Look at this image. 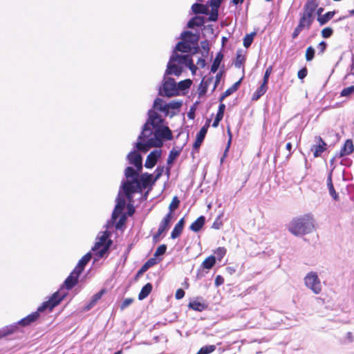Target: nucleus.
<instances>
[{
    "instance_id": "obj_1",
    "label": "nucleus",
    "mask_w": 354,
    "mask_h": 354,
    "mask_svg": "<svg viewBox=\"0 0 354 354\" xmlns=\"http://www.w3.org/2000/svg\"><path fill=\"white\" fill-rule=\"evenodd\" d=\"M167 105V103L161 98L154 100L153 109L148 111V119L143 126L142 133H171L164 120L155 111L157 110L165 114Z\"/></svg>"
},
{
    "instance_id": "obj_2",
    "label": "nucleus",
    "mask_w": 354,
    "mask_h": 354,
    "mask_svg": "<svg viewBox=\"0 0 354 354\" xmlns=\"http://www.w3.org/2000/svg\"><path fill=\"white\" fill-rule=\"evenodd\" d=\"M183 66L188 67L192 73L194 75L196 71V67L189 55H181L173 52L167 64L165 75H175L179 76L183 71Z\"/></svg>"
},
{
    "instance_id": "obj_3",
    "label": "nucleus",
    "mask_w": 354,
    "mask_h": 354,
    "mask_svg": "<svg viewBox=\"0 0 354 354\" xmlns=\"http://www.w3.org/2000/svg\"><path fill=\"white\" fill-rule=\"evenodd\" d=\"M64 297V295H60L58 292H55L49 300L44 302L39 307H38L36 312H34L25 318L21 319L19 322V324L22 326H28L30 324L38 319L39 313L43 312L47 309H48L50 311L52 310L53 308H55L60 303Z\"/></svg>"
},
{
    "instance_id": "obj_4",
    "label": "nucleus",
    "mask_w": 354,
    "mask_h": 354,
    "mask_svg": "<svg viewBox=\"0 0 354 354\" xmlns=\"http://www.w3.org/2000/svg\"><path fill=\"white\" fill-rule=\"evenodd\" d=\"M151 136L152 134H149ZM153 137L147 138L145 134L138 137L136 148L144 153L151 147H160L163 144V139L168 140L173 139V134H153Z\"/></svg>"
},
{
    "instance_id": "obj_5",
    "label": "nucleus",
    "mask_w": 354,
    "mask_h": 354,
    "mask_svg": "<svg viewBox=\"0 0 354 354\" xmlns=\"http://www.w3.org/2000/svg\"><path fill=\"white\" fill-rule=\"evenodd\" d=\"M289 231L295 235H302L311 232L314 229V221L309 215L293 220L289 225Z\"/></svg>"
},
{
    "instance_id": "obj_6",
    "label": "nucleus",
    "mask_w": 354,
    "mask_h": 354,
    "mask_svg": "<svg viewBox=\"0 0 354 354\" xmlns=\"http://www.w3.org/2000/svg\"><path fill=\"white\" fill-rule=\"evenodd\" d=\"M127 180L122 184L124 194L129 197L140 187L139 174L131 167H128L124 172Z\"/></svg>"
},
{
    "instance_id": "obj_7",
    "label": "nucleus",
    "mask_w": 354,
    "mask_h": 354,
    "mask_svg": "<svg viewBox=\"0 0 354 354\" xmlns=\"http://www.w3.org/2000/svg\"><path fill=\"white\" fill-rule=\"evenodd\" d=\"M109 234L107 232H102L100 236H97V241L92 248V251L97 256L95 260H98L100 258L104 257L105 253L108 251L111 241L108 240Z\"/></svg>"
},
{
    "instance_id": "obj_8",
    "label": "nucleus",
    "mask_w": 354,
    "mask_h": 354,
    "mask_svg": "<svg viewBox=\"0 0 354 354\" xmlns=\"http://www.w3.org/2000/svg\"><path fill=\"white\" fill-rule=\"evenodd\" d=\"M304 284L316 295L322 292V287L318 274L315 272H308L304 279Z\"/></svg>"
},
{
    "instance_id": "obj_9",
    "label": "nucleus",
    "mask_w": 354,
    "mask_h": 354,
    "mask_svg": "<svg viewBox=\"0 0 354 354\" xmlns=\"http://www.w3.org/2000/svg\"><path fill=\"white\" fill-rule=\"evenodd\" d=\"M159 94L167 97L177 95L178 88L175 80L170 77H165L162 86L159 89Z\"/></svg>"
},
{
    "instance_id": "obj_10",
    "label": "nucleus",
    "mask_w": 354,
    "mask_h": 354,
    "mask_svg": "<svg viewBox=\"0 0 354 354\" xmlns=\"http://www.w3.org/2000/svg\"><path fill=\"white\" fill-rule=\"evenodd\" d=\"M127 159L130 164L133 165L136 167V171L139 174L142 169V159L141 155L133 151L128 154Z\"/></svg>"
},
{
    "instance_id": "obj_11",
    "label": "nucleus",
    "mask_w": 354,
    "mask_h": 354,
    "mask_svg": "<svg viewBox=\"0 0 354 354\" xmlns=\"http://www.w3.org/2000/svg\"><path fill=\"white\" fill-rule=\"evenodd\" d=\"M183 104V102L180 100H172L167 103L165 111V115L173 117L180 111V108Z\"/></svg>"
},
{
    "instance_id": "obj_12",
    "label": "nucleus",
    "mask_w": 354,
    "mask_h": 354,
    "mask_svg": "<svg viewBox=\"0 0 354 354\" xmlns=\"http://www.w3.org/2000/svg\"><path fill=\"white\" fill-rule=\"evenodd\" d=\"M125 206V200L124 197L121 195V193L119 192L118 196L117 198V203L115 205V209L112 213V218L113 220H116L119 215L121 214L122 210L124 209Z\"/></svg>"
},
{
    "instance_id": "obj_13",
    "label": "nucleus",
    "mask_w": 354,
    "mask_h": 354,
    "mask_svg": "<svg viewBox=\"0 0 354 354\" xmlns=\"http://www.w3.org/2000/svg\"><path fill=\"white\" fill-rule=\"evenodd\" d=\"M161 151L154 150L151 151L147 156L145 166L147 168H152L157 162L158 158L160 156Z\"/></svg>"
},
{
    "instance_id": "obj_14",
    "label": "nucleus",
    "mask_w": 354,
    "mask_h": 354,
    "mask_svg": "<svg viewBox=\"0 0 354 354\" xmlns=\"http://www.w3.org/2000/svg\"><path fill=\"white\" fill-rule=\"evenodd\" d=\"M81 273H79L75 269L70 274V275L64 281V285L68 290L71 289L77 282L79 276Z\"/></svg>"
},
{
    "instance_id": "obj_15",
    "label": "nucleus",
    "mask_w": 354,
    "mask_h": 354,
    "mask_svg": "<svg viewBox=\"0 0 354 354\" xmlns=\"http://www.w3.org/2000/svg\"><path fill=\"white\" fill-rule=\"evenodd\" d=\"M326 144L320 138L318 139V142L316 145H314L311 147V151L313 152L315 157H319L326 150Z\"/></svg>"
},
{
    "instance_id": "obj_16",
    "label": "nucleus",
    "mask_w": 354,
    "mask_h": 354,
    "mask_svg": "<svg viewBox=\"0 0 354 354\" xmlns=\"http://www.w3.org/2000/svg\"><path fill=\"white\" fill-rule=\"evenodd\" d=\"M354 151V145L353 143V141L350 139H348L344 144L343 147H342L339 157H343L345 156H348L351 154Z\"/></svg>"
},
{
    "instance_id": "obj_17",
    "label": "nucleus",
    "mask_w": 354,
    "mask_h": 354,
    "mask_svg": "<svg viewBox=\"0 0 354 354\" xmlns=\"http://www.w3.org/2000/svg\"><path fill=\"white\" fill-rule=\"evenodd\" d=\"M182 39L187 44H195L198 41V36L190 31H185L181 34Z\"/></svg>"
},
{
    "instance_id": "obj_18",
    "label": "nucleus",
    "mask_w": 354,
    "mask_h": 354,
    "mask_svg": "<svg viewBox=\"0 0 354 354\" xmlns=\"http://www.w3.org/2000/svg\"><path fill=\"white\" fill-rule=\"evenodd\" d=\"M172 219V214L171 212L168 213L163 220L161 221L159 225V234H162L165 231H166L169 227L170 222Z\"/></svg>"
},
{
    "instance_id": "obj_19",
    "label": "nucleus",
    "mask_w": 354,
    "mask_h": 354,
    "mask_svg": "<svg viewBox=\"0 0 354 354\" xmlns=\"http://www.w3.org/2000/svg\"><path fill=\"white\" fill-rule=\"evenodd\" d=\"M91 252L85 254L78 262L77 266L75 268V270L79 272V273H82L83 270L84 269L85 266L88 263V262L91 259Z\"/></svg>"
},
{
    "instance_id": "obj_20",
    "label": "nucleus",
    "mask_w": 354,
    "mask_h": 354,
    "mask_svg": "<svg viewBox=\"0 0 354 354\" xmlns=\"http://www.w3.org/2000/svg\"><path fill=\"white\" fill-rule=\"evenodd\" d=\"M205 218L203 216H199L192 224L190 225V230L194 232H198L204 225Z\"/></svg>"
},
{
    "instance_id": "obj_21",
    "label": "nucleus",
    "mask_w": 354,
    "mask_h": 354,
    "mask_svg": "<svg viewBox=\"0 0 354 354\" xmlns=\"http://www.w3.org/2000/svg\"><path fill=\"white\" fill-rule=\"evenodd\" d=\"M191 45L187 44L185 41H180L176 46V48L174 52L177 53V51L183 52V53H189L191 51Z\"/></svg>"
},
{
    "instance_id": "obj_22",
    "label": "nucleus",
    "mask_w": 354,
    "mask_h": 354,
    "mask_svg": "<svg viewBox=\"0 0 354 354\" xmlns=\"http://www.w3.org/2000/svg\"><path fill=\"white\" fill-rule=\"evenodd\" d=\"M312 23V15L304 12L302 17L300 19L299 26L302 28L306 27L308 28Z\"/></svg>"
},
{
    "instance_id": "obj_23",
    "label": "nucleus",
    "mask_w": 354,
    "mask_h": 354,
    "mask_svg": "<svg viewBox=\"0 0 354 354\" xmlns=\"http://www.w3.org/2000/svg\"><path fill=\"white\" fill-rule=\"evenodd\" d=\"M188 306L189 308L198 312H201L207 308V306L204 303L196 300L190 301Z\"/></svg>"
},
{
    "instance_id": "obj_24",
    "label": "nucleus",
    "mask_w": 354,
    "mask_h": 354,
    "mask_svg": "<svg viewBox=\"0 0 354 354\" xmlns=\"http://www.w3.org/2000/svg\"><path fill=\"white\" fill-rule=\"evenodd\" d=\"M17 329V324L7 326L0 330V339L15 333Z\"/></svg>"
},
{
    "instance_id": "obj_25",
    "label": "nucleus",
    "mask_w": 354,
    "mask_h": 354,
    "mask_svg": "<svg viewBox=\"0 0 354 354\" xmlns=\"http://www.w3.org/2000/svg\"><path fill=\"white\" fill-rule=\"evenodd\" d=\"M317 7V0H307L306 4L305 5L304 12L313 15V13L315 12Z\"/></svg>"
},
{
    "instance_id": "obj_26",
    "label": "nucleus",
    "mask_w": 354,
    "mask_h": 354,
    "mask_svg": "<svg viewBox=\"0 0 354 354\" xmlns=\"http://www.w3.org/2000/svg\"><path fill=\"white\" fill-rule=\"evenodd\" d=\"M152 290V285L150 283H147L145 286H144L138 295V299L142 300L145 299L151 292Z\"/></svg>"
},
{
    "instance_id": "obj_27",
    "label": "nucleus",
    "mask_w": 354,
    "mask_h": 354,
    "mask_svg": "<svg viewBox=\"0 0 354 354\" xmlns=\"http://www.w3.org/2000/svg\"><path fill=\"white\" fill-rule=\"evenodd\" d=\"M212 82V78H207V79H203L202 82H201L199 87H198V94L200 96L203 95L207 89L208 86L209 84Z\"/></svg>"
},
{
    "instance_id": "obj_28",
    "label": "nucleus",
    "mask_w": 354,
    "mask_h": 354,
    "mask_svg": "<svg viewBox=\"0 0 354 354\" xmlns=\"http://www.w3.org/2000/svg\"><path fill=\"white\" fill-rule=\"evenodd\" d=\"M327 186L330 196L333 198L334 200L337 201L338 199V194L336 193L333 185L331 173L327 178Z\"/></svg>"
},
{
    "instance_id": "obj_29",
    "label": "nucleus",
    "mask_w": 354,
    "mask_h": 354,
    "mask_svg": "<svg viewBox=\"0 0 354 354\" xmlns=\"http://www.w3.org/2000/svg\"><path fill=\"white\" fill-rule=\"evenodd\" d=\"M206 134H197L196 140L193 144V150H192V154L197 151L201 145L202 142H203L205 139V136Z\"/></svg>"
},
{
    "instance_id": "obj_30",
    "label": "nucleus",
    "mask_w": 354,
    "mask_h": 354,
    "mask_svg": "<svg viewBox=\"0 0 354 354\" xmlns=\"http://www.w3.org/2000/svg\"><path fill=\"white\" fill-rule=\"evenodd\" d=\"M181 151L180 148L178 149H173L169 154L168 158H167V164L171 165L174 160L180 155Z\"/></svg>"
},
{
    "instance_id": "obj_31",
    "label": "nucleus",
    "mask_w": 354,
    "mask_h": 354,
    "mask_svg": "<svg viewBox=\"0 0 354 354\" xmlns=\"http://www.w3.org/2000/svg\"><path fill=\"white\" fill-rule=\"evenodd\" d=\"M192 84V82L189 79H187V80L180 82L177 84L178 93L179 92V91H186L191 86Z\"/></svg>"
},
{
    "instance_id": "obj_32",
    "label": "nucleus",
    "mask_w": 354,
    "mask_h": 354,
    "mask_svg": "<svg viewBox=\"0 0 354 354\" xmlns=\"http://www.w3.org/2000/svg\"><path fill=\"white\" fill-rule=\"evenodd\" d=\"M192 9L194 13L205 14L208 11V8L205 6L199 3H194L192 5Z\"/></svg>"
},
{
    "instance_id": "obj_33",
    "label": "nucleus",
    "mask_w": 354,
    "mask_h": 354,
    "mask_svg": "<svg viewBox=\"0 0 354 354\" xmlns=\"http://www.w3.org/2000/svg\"><path fill=\"white\" fill-rule=\"evenodd\" d=\"M222 59H223V55L221 53H218L216 55V57H215V59L213 62V64L211 66V71L212 73H215L218 70Z\"/></svg>"
},
{
    "instance_id": "obj_34",
    "label": "nucleus",
    "mask_w": 354,
    "mask_h": 354,
    "mask_svg": "<svg viewBox=\"0 0 354 354\" xmlns=\"http://www.w3.org/2000/svg\"><path fill=\"white\" fill-rule=\"evenodd\" d=\"M216 262V258L214 256H210L205 259L203 262V266L205 269H211Z\"/></svg>"
},
{
    "instance_id": "obj_35",
    "label": "nucleus",
    "mask_w": 354,
    "mask_h": 354,
    "mask_svg": "<svg viewBox=\"0 0 354 354\" xmlns=\"http://www.w3.org/2000/svg\"><path fill=\"white\" fill-rule=\"evenodd\" d=\"M239 84V82H237L232 87L227 89L221 97V100H223L225 97L230 95L232 93L235 92L238 88Z\"/></svg>"
},
{
    "instance_id": "obj_36",
    "label": "nucleus",
    "mask_w": 354,
    "mask_h": 354,
    "mask_svg": "<svg viewBox=\"0 0 354 354\" xmlns=\"http://www.w3.org/2000/svg\"><path fill=\"white\" fill-rule=\"evenodd\" d=\"M203 21L201 17H194L187 24L188 28H192L194 26H200L203 24Z\"/></svg>"
},
{
    "instance_id": "obj_37",
    "label": "nucleus",
    "mask_w": 354,
    "mask_h": 354,
    "mask_svg": "<svg viewBox=\"0 0 354 354\" xmlns=\"http://www.w3.org/2000/svg\"><path fill=\"white\" fill-rule=\"evenodd\" d=\"M334 16L333 12H328L323 16L318 17V21L321 25L325 24L328 20H330Z\"/></svg>"
},
{
    "instance_id": "obj_38",
    "label": "nucleus",
    "mask_w": 354,
    "mask_h": 354,
    "mask_svg": "<svg viewBox=\"0 0 354 354\" xmlns=\"http://www.w3.org/2000/svg\"><path fill=\"white\" fill-rule=\"evenodd\" d=\"M216 349L214 345L203 346L196 354H209Z\"/></svg>"
},
{
    "instance_id": "obj_39",
    "label": "nucleus",
    "mask_w": 354,
    "mask_h": 354,
    "mask_svg": "<svg viewBox=\"0 0 354 354\" xmlns=\"http://www.w3.org/2000/svg\"><path fill=\"white\" fill-rule=\"evenodd\" d=\"M255 32L247 35L243 39V45L245 48H248L252 43Z\"/></svg>"
},
{
    "instance_id": "obj_40",
    "label": "nucleus",
    "mask_w": 354,
    "mask_h": 354,
    "mask_svg": "<svg viewBox=\"0 0 354 354\" xmlns=\"http://www.w3.org/2000/svg\"><path fill=\"white\" fill-rule=\"evenodd\" d=\"M152 179V176L149 174H144L140 176V181H142L144 186L148 185Z\"/></svg>"
},
{
    "instance_id": "obj_41",
    "label": "nucleus",
    "mask_w": 354,
    "mask_h": 354,
    "mask_svg": "<svg viewBox=\"0 0 354 354\" xmlns=\"http://www.w3.org/2000/svg\"><path fill=\"white\" fill-rule=\"evenodd\" d=\"M215 254L218 261H221L226 254V249L223 247H219L215 251Z\"/></svg>"
},
{
    "instance_id": "obj_42",
    "label": "nucleus",
    "mask_w": 354,
    "mask_h": 354,
    "mask_svg": "<svg viewBox=\"0 0 354 354\" xmlns=\"http://www.w3.org/2000/svg\"><path fill=\"white\" fill-rule=\"evenodd\" d=\"M315 55V49L310 46L306 49V59L307 61H311Z\"/></svg>"
},
{
    "instance_id": "obj_43",
    "label": "nucleus",
    "mask_w": 354,
    "mask_h": 354,
    "mask_svg": "<svg viewBox=\"0 0 354 354\" xmlns=\"http://www.w3.org/2000/svg\"><path fill=\"white\" fill-rule=\"evenodd\" d=\"M183 229L180 227H178L175 225L174 228L173 229L171 234V238L172 239H175L178 238L180 234L182 233Z\"/></svg>"
},
{
    "instance_id": "obj_44",
    "label": "nucleus",
    "mask_w": 354,
    "mask_h": 354,
    "mask_svg": "<svg viewBox=\"0 0 354 354\" xmlns=\"http://www.w3.org/2000/svg\"><path fill=\"white\" fill-rule=\"evenodd\" d=\"M354 93V86H351L344 88L341 92V95L344 97L349 96Z\"/></svg>"
},
{
    "instance_id": "obj_45",
    "label": "nucleus",
    "mask_w": 354,
    "mask_h": 354,
    "mask_svg": "<svg viewBox=\"0 0 354 354\" xmlns=\"http://www.w3.org/2000/svg\"><path fill=\"white\" fill-rule=\"evenodd\" d=\"M244 61H245V57L243 55H241V53H237L236 61L234 63L236 67L240 68L242 64L244 62Z\"/></svg>"
},
{
    "instance_id": "obj_46",
    "label": "nucleus",
    "mask_w": 354,
    "mask_h": 354,
    "mask_svg": "<svg viewBox=\"0 0 354 354\" xmlns=\"http://www.w3.org/2000/svg\"><path fill=\"white\" fill-rule=\"evenodd\" d=\"M167 250V246L165 245H160L156 250L154 253V257H159L160 255H162L165 253Z\"/></svg>"
},
{
    "instance_id": "obj_47",
    "label": "nucleus",
    "mask_w": 354,
    "mask_h": 354,
    "mask_svg": "<svg viewBox=\"0 0 354 354\" xmlns=\"http://www.w3.org/2000/svg\"><path fill=\"white\" fill-rule=\"evenodd\" d=\"M104 293V290H101L98 292H97L96 294H95L92 298H91V302L92 304H93L94 305L96 304V303L97 302L98 300H100L102 296Z\"/></svg>"
},
{
    "instance_id": "obj_48",
    "label": "nucleus",
    "mask_w": 354,
    "mask_h": 354,
    "mask_svg": "<svg viewBox=\"0 0 354 354\" xmlns=\"http://www.w3.org/2000/svg\"><path fill=\"white\" fill-rule=\"evenodd\" d=\"M229 136H230V137H229V139H228V141H227V144L226 148L225 149L223 156L221 158V163L223 162L225 158L226 157L227 153L229 151V149L230 147V145H231V142H232V134H229Z\"/></svg>"
},
{
    "instance_id": "obj_49",
    "label": "nucleus",
    "mask_w": 354,
    "mask_h": 354,
    "mask_svg": "<svg viewBox=\"0 0 354 354\" xmlns=\"http://www.w3.org/2000/svg\"><path fill=\"white\" fill-rule=\"evenodd\" d=\"M156 263V260L154 259H149L146 263L145 264L142 266V269H141V272L142 271H145L147 270L149 267L152 266L153 265H154L155 263Z\"/></svg>"
},
{
    "instance_id": "obj_50",
    "label": "nucleus",
    "mask_w": 354,
    "mask_h": 354,
    "mask_svg": "<svg viewBox=\"0 0 354 354\" xmlns=\"http://www.w3.org/2000/svg\"><path fill=\"white\" fill-rule=\"evenodd\" d=\"M272 68L271 66H269L266 72H265V74H264V76H263V83H264V84H267L268 82V79H269V77L272 73Z\"/></svg>"
},
{
    "instance_id": "obj_51",
    "label": "nucleus",
    "mask_w": 354,
    "mask_h": 354,
    "mask_svg": "<svg viewBox=\"0 0 354 354\" xmlns=\"http://www.w3.org/2000/svg\"><path fill=\"white\" fill-rule=\"evenodd\" d=\"M133 301V299L131 298H126L121 304L120 308L122 310L126 308L132 304Z\"/></svg>"
},
{
    "instance_id": "obj_52",
    "label": "nucleus",
    "mask_w": 354,
    "mask_h": 354,
    "mask_svg": "<svg viewBox=\"0 0 354 354\" xmlns=\"http://www.w3.org/2000/svg\"><path fill=\"white\" fill-rule=\"evenodd\" d=\"M333 33V30L330 28H325L322 30V35L323 37L328 38L330 37Z\"/></svg>"
},
{
    "instance_id": "obj_53",
    "label": "nucleus",
    "mask_w": 354,
    "mask_h": 354,
    "mask_svg": "<svg viewBox=\"0 0 354 354\" xmlns=\"http://www.w3.org/2000/svg\"><path fill=\"white\" fill-rule=\"evenodd\" d=\"M178 204H179V201L178 200L177 197H174L173 198L172 202L171 203V204L169 205L170 212H171V211H173L174 209H176L178 206Z\"/></svg>"
},
{
    "instance_id": "obj_54",
    "label": "nucleus",
    "mask_w": 354,
    "mask_h": 354,
    "mask_svg": "<svg viewBox=\"0 0 354 354\" xmlns=\"http://www.w3.org/2000/svg\"><path fill=\"white\" fill-rule=\"evenodd\" d=\"M222 0H211L210 6L212 8V10H218V8L220 6Z\"/></svg>"
},
{
    "instance_id": "obj_55",
    "label": "nucleus",
    "mask_w": 354,
    "mask_h": 354,
    "mask_svg": "<svg viewBox=\"0 0 354 354\" xmlns=\"http://www.w3.org/2000/svg\"><path fill=\"white\" fill-rule=\"evenodd\" d=\"M205 66V61L204 59L203 58H198L197 62H196V66L195 65V66L196 67V69L198 68H204Z\"/></svg>"
},
{
    "instance_id": "obj_56",
    "label": "nucleus",
    "mask_w": 354,
    "mask_h": 354,
    "mask_svg": "<svg viewBox=\"0 0 354 354\" xmlns=\"http://www.w3.org/2000/svg\"><path fill=\"white\" fill-rule=\"evenodd\" d=\"M267 88V84H264V83H262L260 87L257 90V91L263 95L266 92Z\"/></svg>"
},
{
    "instance_id": "obj_57",
    "label": "nucleus",
    "mask_w": 354,
    "mask_h": 354,
    "mask_svg": "<svg viewBox=\"0 0 354 354\" xmlns=\"http://www.w3.org/2000/svg\"><path fill=\"white\" fill-rule=\"evenodd\" d=\"M185 296V291L183 289H178L175 297L177 299H180Z\"/></svg>"
},
{
    "instance_id": "obj_58",
    "label": "nucleus",
    "mask_w": 354,
    "mask_h": 354,
    "mask_svg": "<svg viewBox=\"0 0 354 354\" xmlns=\"http://www.w3.org/2000/svg\"><path fill=\"white\" fill-rule=\"evenodd\" d=\"M223 283H224L223 278L221 276H220V275L216 276V277L215 279V285H216V286H219L221 284H223Z\"/></svg>"
},
{
    "instance_id": "obj_59",
    "label": "nucleus",
    "mask_w": 354,
    "mask_h": 354,
    "mask_svg": "<svg viewBox=\"0 0 354 354\" xmlns=\"http://www.w3.org/2000/svg\"><path fill=\"white\" fill-rule=\"evenodd\" d=\"M307 75V70L306 68L301 69L298 72V77L304 79Z\"/></svg>"
},
{
    "instance_id": "obj_60",
    "label": "nucleus",
    "mask_w": 354,
    "mask_h": 354,
    "mask_svg": "<svg viewBox=\"0 0 354 354\" xmlns=\"http://www.w3.org/2000/svg\"><path fill=\"white\" fill-rule=\"evenodd\" d=\"M326 44L324 41H322L319 44L317 48L321 53H323L326 49Z\"/></svg>"
},
{
    "instance_id": "obj_61",
    "label": "nucleus",
    "mask_w": 354,
    "mask_h": 354,
    "mask_svg": "<svg viewBox=\"0 0 354 354\" xmlns=\"http://www.w3.org/2000/svg\"><path fill=\"white\" fill-rule=\"evenodd\" d=\"M302 29L303 28L298 25L292 33V37L296 38L299 35Z\"/></svg>"
},
{
    "instance_id": "obj_62",
    "label": "nucleus",
    "mask_w": 354,
    "mask_h": 354,
    "mask_svg": "<svg viewBox=\"0 0 354 354\" xmlns=\"http://www.w3.org/2000/svg\"><path fill=\"white\" fill-rule=\"evenodd\" d=\"M218 17V10H212L209 19L211 21H216Z\"/></svg>"
},
{
    "instance_id": "obj_63",
    "label": "nucleus",
    "mask_w": 354,
    "mask_h": 354,
    "mask_svg": "<svg viewBox=\"0 0 354 354\" xmlns=\"http://www.w3.org/2000/svg\"><path fill=\"white\" fill-rule=\"evenodd\" d=\"M95 305L91 301L84 308V311H88L91 309Z\"/></svg>"
},
{
    "instance_id": "obj_64",
    "label": "nucleus",
    "mask_w": 354,
    "mask_h": 354,
    "mask_svg": "<svg viewBox=\"0 0 354 354\" xmlns=\"http://www.w3.org/2000/svg\"><path fill=\"white\" fill-rule=\"evenodd\" d=\"M184 223H185V221H184V218H181L178 223L176 225V226L178 227H181L182 229H183V226H184Z\"/></svg>"
}]
</instances>
